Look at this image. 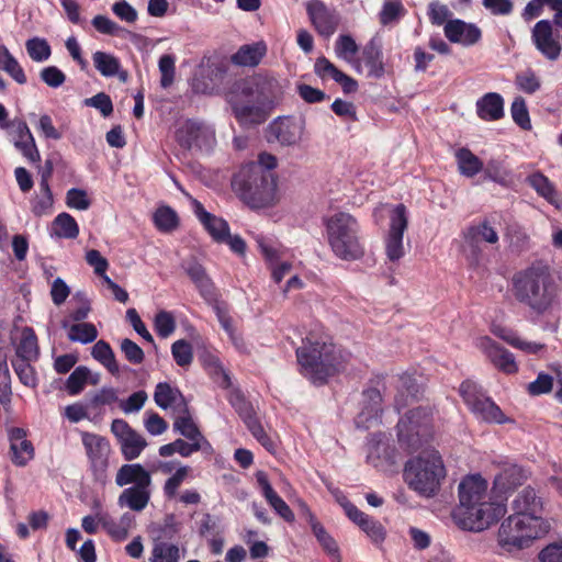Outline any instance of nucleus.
Listing matches in <instances>:
<instances>
[{
  "instance_id": "1",
  "label": "nucleus",
  "mask_w": 562,
  "mask_h": 562,
  "mask_svg": "<svg viewBox=\"0 0 562 562\" xmlns=\"http://www.w3.org/2000/svg\"><path fill=\"white\" fill-rule=\"evenodd\" d=\"M487 487V481L480 474L468 475L460 482L453 520L463 530L483 531L505 514V505L492 501Z\"/></svg>"
},
{
  "instance_id": "2",
  "label": "nucleus",
  "mask_w": 562,
  "mask_h": 562,
  "mask_svg": "<svg viewBox=\"0 0 562 562\" xmlns=\"http://www.w3.org/2000/svg\"><path fill=\"white\" fill-rule=\"evenodd\" d=\"M302 373L313 383H324L345 367L349 355L337 348L328 335L310 333L296 349Z\"/></svg>"
},
{
  "instance_id": "3",
  "label": "nucleus",
  "mask_w": 562,
  "mask_h": 562,
  "mask_svg": "<svg viewBox=\"0 0 562 562\" xmlns=\"http://www.w3.org/2000/svg\"><path fill=\"white\" fill-rule=\"evenodd\" d=\"M559 292V284L547 266H530L516 272L512 279L514 297L538 314L552 306Z\"/></svg>"
},
{
  "instance_id": "4",
  "label": "nucleus",
  "mask_w": 562,
  "mask_h": 562,
  "mask_svg": "<svg viewBox=\"0 0 562 562\" xmlns=\"http://www.w3.org/2000/svg\"><path fill=\"white\" fill-rule=\"evenodd\" d=\"M236 194L251 209L273 207L280 201L278 177L255 165H244L232 180Z\"/></svg>"
},
{
  "instance_id": "5",
  "label": "nucleus",
  "mask_w": 562,
  "mask_h": 562,
  "mask_svg": "<svg viewBox=\"0 0 562 562\" xmlns=\"http://www.w3.org/2000/svg\"><path fill=\"white\" fill-rule=\"evenodd\" d=\"M446 477V468L440 453L435 449L422 451L409 459L404 468L407 485L424 497H431L440 490Z\"/></svg>"
},
{
  "instance_id": "6",
  "label": "nucleus",
  "mask_w": 562,
  "mask_h": 562,
  "mask_svg": "<svg viewBox=\"0 0 562 562\" xmlns=\"http://www.w3.org/2000/svg\"><path fill=\"white\" fill-rule=\"evenodd\" d=\"M327 241L333 254L345 261H355L364 255L360 225L348 212H336L325 221Z\"/></svg>"
},
{
  "instance_id": "7",
  "label": "nucleus",
  "mask_w": 562,
  "mask_h": 562,
  "mask_svg": "<svg viewBox=\"0 0 562 562\" xmlns=\"http://www.w3.org/2000/svg\"><path fill=\"white\" fill-rule=\"evenodd\" d=\"M549 530L550 524L544 518L509 515L498 528L497 543L507 552L522 550Z\"/></svg>"
},
{
  "instance_id": "8",
  "label": "nucleus",
  "mask_w": 562,
  "mask_h": 562,
  "mask_svg": "<svg viewBox=\"0 0 562 562\" xmlns=\"http://www.w3.org/2000/svg\"><path fill=\"white\" fill-rule=\"evenodd\" d=\"M151 474L140 463L123 464L116 472L115 484L120 487L128 486L122 491L117 498L120 507H127L134 512L144 510L151 497Z\"/></svg>"
},
{
  "instance_id": "9",
  "label": "nucleus",
  "mask_w": 562,
  "mask_h": 562,
  "mask_svg": "<svg viewBox=\"0 0 562 562\" xmlns=\"http://www.w3.org/2000/svg\"><path fill=\"white\" fill-rule=\"evenodd\" d=\"M235 90L249 102L271 110L282 100L284 86L274 77L257 74L239 81Z\"/></svg>"
},
{
  "instance_id": "10",
  "label": "nucleus",
  "mask_w": 562,
  "mask_h": 562,
  "mask_svg": "<svg viewBox=\"0 0 562 562\" xmlns=\"http://www.w3.org/2000/svg\"><path fill=\"white\" fill-rule=\"evenodd\" d=\"M398 441L409 450L417 449L431 436L432 416L425 407L411 409L397 424Z\"/></svg>"
},
{
  "instance_id": "11",
  "label": "nucleus",
  "mask_w": 562,
  "mask_h": 562,
  "mask_svg": "<svg viewBox=\"0 0 562 562\" xmlns=\"http://www.w3.org/2000/svg\"><path fill=\"white\" fill-rule=\"evenodd\" d=\"M460 394L477 419L490 424L507 422L502 409L482 393L481 387L475 382L464 381L460 385Z\"/></svg>"
},
{
  "instance_id": "12",
  "label": "nucleus",
  "mask_w": 562,
  "mask_h": 562,
  "mask_svg": "<svg viewBox=\"0 0 562 562\" xmlns=\"http://www.w3.org/2000/svg\"><path fill=\"white\" fill-rule=\"evenodd\" d=\"M81 439L94 481L100 484H105L108 480L109 458L111 454L109 440L91 432H83Z\"/></svg>"
},
{
  "instance_id": "13",
  "label": "nucleus",
  "mask_w": 562,
  "mask_h": 562,
  "mask_svg": "<svg viewBox=\"0 0 562 562\" xmlns=\"http://www.w3.org/2000/svg\"><path fill=\"white\" fill-rule=\"evenodd\" d=\"M407 227V210L404 204H397L391 211L389 231L384 238L385 255L392 262L400 261L406 254L403 236Z\"/></svg>"
},
{
  "instance_id": "14",
  "label": "nucleus",
  "mask_w": 562,
  "mask_h": 562,
  "mask_svg": "<svg viewBox=\"0 0 562 562\" xmlns=\"http://www.w3.org/2000/svg\"><path fill=\"white\" fill-rule=\"evenodd\" d=\"M305 125L303 117H278L268 127V139L282 146H295L303 139Z\"/></svg>"
},
{
  "instance_id": "15",
  "label": "nucleus",
  "mask_w": 562,
  "mask_h": 562,
  "mask_svg": "<svg viewBox=\"0 0 562 562\" xmlns=\"http://www.w3.org/2000/svg\"><path fill=\"white\" fill-rule=\"evenodd\" d=\"M111 431L116 437L121 452L126 461L137 459L147 447L146 439L123 419H114L111 425Z\"/></svg>"
},
{
  "instance_id": "16",
  "label": "nucleus",
  "mask_w": 562,
  "mask_h": 562,
  "mask_svg": "<svg viewBox=\"0 0 562 562\" xmlns=\"http://www.w3.org/2000/svg\"><path fill=\"white\" fill-rule=\"evenodd\" d=\"M177 140L181 146L191 148H211L215 143L214 130L210 126L194 122L186 121L177 131Z\"/></svg>"
},
{
  "instance_id": "17",
  "label": "nucleus",
  "mask_w": 562,
  "mask_h": 562,
  "mask_svg": "<svg viewBox=\"0 0 562 562\" xmlns=\"http://www.w3.org/2000/svg\"><path fill=\"white\" fill-rule=\"evenodd\" d=\"M475 346L486 356L492 364L499 371L512 374L517 372L518 366L515 361L514 355L507 349L496 344L488 336L479 337Z\"/></svg>"
},
{
  "instance_id": "18",
  "label": "nucleus",
  "mask_w": 562,
  "mask_h": 562,
  "mask_svg": "<svg viewBox=\"0 0 562 562\" xmlns=\"http://www.w3.org/2000/svg\"><path fill=\"white\" fill-rule=\"evenodd\" d=\"M465 243V251H469L468 259L472 265H477L480 260L481 249L479 247L480 240L488 244H496L498 241L497 232L488 224L482 222L477 225H472L463 232Z\"/></svg>"
},
{
  "instance_id": "19",
  "label": "nucleus",
  "mask_w": 562,
  "mask_h": 562,
  "mask_svg": "<svg viewBox=\"0 0 562 562\" xmlns=\"http://www.w3.org/2000/svg\"><path fill=\"white\" fill-rule=\"evenodd\" d=\"M306 10L319 35L329 37L335 33L339 23V15L335 9L327 7L319 0H312L307 3Z\"/></svg>"
},
{
  "instance_id": "20",
  "label": "nucleus",
  "mask_w": 562,
  "mask_h": 562,
  "mask_svg": "<svg viewBox=\"0 0 562 562\" xmlns=\"http://www.w3.org/2000/svg\"><path fill=\"white\" fill-rule=\"evenodd\" d=\"M358 74L366 72L367 77L381 78L384 72L383 53L375 41H370L362 49L361 55L352 63Z\"/></svg>"
},
{
  "instance_id": "21",
  "label": "nucleus",
  "mask_w": 562,
  "mask_h": 562,
  "mask_svg": "<svg viewBox=\"0 0 562 562\" xmlns=\"http://www.w3.org/2000/svg\"><path fill=\"white\" fill-rule=\"evenodd\" d=\"M229 102L236 119L241 125H257L266 121L268 109L249 102L237 90L231 95Z\"/></svg>"
},
{
  "instance_id": "22",
  "label": "nucleus",
  "mask_w": 562,
  "mask_h": 562,
  "mask_svg": "<svg viewBox=\"0 0 562 562\" xmlns=\"http://www.w3.org/2000/svg\"><path fill=\"white\" fill-rule=\"evenodd\" d=\"M531 41L536 48L550 60L560 56L561 46L553 37L552 24L548 20L538 21L531 31Z\"/></svg>"
},
{
  "instance_id": "23",
  "label": "nucleus",
  "mask_w": 562,
  "mask_h": 562,
  "mask_svg": "<svg viewBox=\"0 0 562 562\" xmlns=\"http://www.w3.org/2000/svg\"><path fill=\"white\" fill-rule=\"evenodd\" d=\"M189 198L193 212L199 221L202 223L204 228L209 232V234L213 237V239L217 243H223L229 233L228 224L225 220L221 217H216L215 215L209 213L202 203L196 199L192 198L190 194H187Z\"/></svg>"
},
{
  "instance_id": "24",
  "label": "nucleus",
  "mask_w": 562,
  "mask_h": 562,
  "mask_svg": "<svg viewBox=\"0 0 562 562\" xmlns=\"http://www.w3.org/2000/svg\"><path fill=\"white\" fill-rule=\"evenodd\" d=\"M11 461L16 467H25L33 460L35 451L32 442L26 439V432L22 428L9 430Z\"/></svg>"
},
{
  "instance_id": "25",
  "label": "nucleus",
  "mask_w": 562,
  "mask_h": 562,
  "mask_svg": "<svg viewBox=\"0 0 562 562\" xmlns=\"http://www.w3.org/2000/svg\"><path fill=\"white\" fill-rule=\"evenodd\" d=\"M512 515L521 517L543 518L542 502L531 487H525L512 502Z\"/></svg>"
},
{
  "instance_id": "26",
  "label": "nucleus",
  "mask_w": 562,
  "mask_h": 562,
  "mask_svg": "<svg viewBox=\"0 0 562 562\" xmlns=\"http://www.w3.org/2000/svg\"><path fill=\"white\" fill-rule=\"evenodd\" d=\"M11 339L15 346V356L13 359L37 360L40 349L35 333L30 327H23L15 330Z\"/></svg>"
},
{
  "instance_id": "27",
  "label": "nucleus",
  "mask_w": 562,
  "mask_h": 562,
  "mask_svg": "<svg viewBox=\"0 0 562 562\" xmlns=\"http://www.w3.org/2000/svg\"><path fill=\"white\" fill-rule=\"evenodd\" d=\"M445 35L452 43L470 46L480 40L481 31L475 25L464 21L451 20L445 25Z\"/></svg>"
},
{
  "instance_id": "28",
  "label": "nucleus",
  "mask_w": 562,
  "mask_h": 562,
  "mask_svg": "<svg viewBox=\"0 0 562 562\" xmlns=\"http://www.w3.org/2000/svg\"><path fill=\"white\" fill-rule=\"evenodd\" d=\"M256 480L269 505L274 512L288 522H293L295 517L289 505L278 495L268 481L267 474L262 471L256 473Z\"/></svg>"
},
{
  "instance_id": "29",
  "label": "nucleus",
  "mask_w": 562,
  "mask_h": 562,
  "mask_svg": "<svg viewBox=\"0 0 562 562\" xmlns=\"http://www.w3.org/2000/svg\"><path fill=\"white\" fill-rule=\"evenodd\" d=\"M526 477V472L520 467L513 462L504 461L501 464L499 472L495 475L494 488L499 493H506L522 484Z\"/></svg>"
},
{
  "instance_id": "30",
  "label": "nucleus",
  "mask_w": 562,
  "mask_h": 562,
  "mask_svg": "<svg viewBox=\"0 0 562 562\" xmlns=\"http://www.w3.org/2000/svg\"><path fill=\"white\" fill-rule=\"evenodd\" d=\"M315 72L321 77H330L338 82L345 93H353L358 90V82L350 76L339 70L331 61L325 57L316 59L314 65Z\"/></svg>"
},
{
  "instance_id": "31",
  "label": "nucleus",
  "mask_w": 562,
  "mask_h": 562,
  "mask_svg": "<svg viewBox=\"0 0 562 562\" xmlns=\"http://www.w3.org/2000/svg\"><path fill=\"white\" fill-rule=\"evenodd\" d=\"M476 113L484 121H497L504 115V100L496 92H488L476 101Z\"/></svg>"
},
{
  "instance_id": "32",
  "label": "nucleus",
  "mask_w": 562,
  "mask_h": 562,
  "mask_svg": "<svg viewBox=\"0 0 562 562\" xmlns=\"http://www.w3.org/2000/svg\"><path fill=\"white\" fill-rule=\"evenodd\" d=\"M363 395L368 404L357 416L356 424L359 427L369 428L380 416L382 395L376 389H369Z\"/></svg>"
},
{
  "instance_id": "33",
  "label": "nucleus",
  "mask_w": 562,
  "mask_h": 562,
  "mask_svg": "<svg viewBox=\"0 0 562 562\" xmlns=\"http://www.w3.org/2000/svg\"><path fill=\"white\" fill-rule=\"evenodd\" d=\"M173 430L179 432L188 440L209 442V440L202 435L199 427L194 423L189 412L188 405H182V408L177 411V415L173 422Z\"/></svg>"
},
{
  "instance_id": "34",
  "label": "nucleus",
  "mask_w": 562,
  "mask_h": 562,
  "mask_svg": "<svg viewBox=\"0 0 562 562\" xmlns=\"http://www.w3.org/2000/svg\"><path fill=\"white\" fill-rule=\"evenodd\" d=\"M92 60L95 69L103 77L117 76L120 80L125 81L127 78L126 71L122 70L119 58L105 52L98 50L93 53Z\"/></svg>"
},
{
  "instance_id": "35",
  "label": "nucleus",
  "mask_w": 562,
  "mask_h": 562,
  "mask_svg": "<svg viewBox=\"0 0 562 562\" xmlns=\"http://www.w3.org/2000/svg\"><path fill=\"white\" fill-rule=\"evenodd\" d=\"M237 411L241 418L244 419L247 428L250 430L252 436L269 451H271L274 448L273 442L270 440V438L266 435L261 424L259 423L258 418L256 417L255 413L252 412V408L241 401L240 405L237 407Z\"/></svg>"
},
{
  "instance_id": "36",
  "label": "nucleus",
  "mask_w": 562,
  "mask_h": 562,
  "mask_svg": "<svg viewBox=\"0 0 562 562\" xmlns=\"http://www.w3.org/2000/svg\"><path fill=\"white\" fill-rule=\"evenodd\" d=\"M267 53L263 42H257L241 46L232 57L235 65L254 67L257 66Z\"/></svg>"
},
{
  "instance_id": "37",
  "label": "nucleus",
  "mask_w": 562,
  "mask_h": 562,
  "mask_svg": "<svg viewBox=\"0 0 562 562\" xmlns=\"http://www.w3.org/2000/svg\"><path fill=\"white\" fill-rule=\"evenodd\" d=\"M350 510L351 515L348 518L358 525L372 541H383L385 531L379 521L360 512L358 508H351Z\"/></svg>"
},
{
  "instance_id": "38",
  "label": "nucleus",
  "mask_w": 562,
  "mask_h": 562,
  "mask_svg": "<svg viewBox=\"0 0 562 562\" xmlns=\"http://www.w3.org/2000/svg\"><path fill=\"white\" fill-rule=\"evenodd\" d=\"M527 182L550 204L558 209L561 206L562 201L560 200L553 183L544 175L535 172L527 178Z\"/></svg>"
},
{
  "instance_id": "39",
  "label": "nucleus",
  "mask_w": 562,
  "mask_h": 562,
  "mask_svg": "<svg viewBox=\"0 0 562 562\" xmlns=\"http://www.w3.org/2000/svg\"><path fill=\"white\" fill-rule=\"evenodd\" d=\"M155 403L162 409H167L169 407L179 411L182 408V405H187L181 393L172 389L167 383H159L156 386L154 394Z\"/></svg>"
},
{
  "instance_id": "40",
  "label": "nucleus",
  "mask_w": 562,
  "mask_h": 562,
  "mask_svg": "<svg viewBox=\"0 0 562 562\" xmlns=\"http://www.w3.org/2000/svg\"><path fill=\"white\" fill-rule=\"evenodd\" d=\"M186 272L194 282L203 297L211 299L214 296L213 282L206 274L205 269L199 262L195 260L190 261L186 267Z\"/></svg>"
},
{
  "instance_id": "41",
  "label": "nucleus",
  "mask_w": 562,
  "mask_h": 562,
  "mask_svg": "<svg viewBox=\"0 0 562 562\" xmlns=\"http://www.w3.org/2000/svg\"><path fill=\"white\" fill-rule=\"evenodd\" d=\"M15 146L23 153V155L31 161L40 160V153L36 148L34 138L27 127L26 123L19 122L15 126Z\"/></svg>"
},
{
  "instance_id": "42",
  "label": "nucleus",
  "mask_w": 562,
  "mask_h": 562,
  "mask_svg": "<svg viewBox=\"0 0 562 562\" xmlns=\"http://www.w3.org/2000/svg\"><path fill=\"white\" fill-rule=\"evenodd\" d=\"M63 327L67 329V337L70 341L86 345L94 341L98 337L97 327L91 323L77 322L69 325L67 321H64Z\"/></svg>"
},
{
  "instance_id": "43",
  "label": "nucleus",
  "mask_w": 562,
  "mask_h": 562,
  "mask_svg": "<svg viewBox=\"0 0 562 562\" xmlns=\"http://www.w3.org/2000/svg\"><path fill=\"white\" fill-rule=\"evenodd\" d=\"M100 521L115 541H123L126 539L130 530L134 526V517L130 513L123 514L119 521H114L113 519L105 517H101Z\"/></svg>"
},
{
  "instance_id": "44",
  "label": "nucleus",
  "mask_w": 562,
  "mask_h": 562,
  "mask_svg": "<svg viewBox=\"0 0 562 562\" xmlns=\"http://www.w3.org/2000/svg\"><path fill=\"white\" fill-rule=\"evenodd\" d=\"M456 159L459 172L464 177L472 178L483 170L482 160L468 148L457 150Z\"/></svg>"
},
{
  "instance_id": "45",
  "label": "nucleus",
  "mask_w": 562,
  "mask_h": 562,
  "mask_svg": "<svg viewBox=\"0 0 562 562\" xmlns=\"http://www.w3.org/2000/svg\"><path fill=\"white\" fill-rule=\"evenodd\" d=\"M95 385L99 383V375L92 376L87 367H77L66 381V390L70 395L79 394L88 383Z\"/></svg>"
},
{
  "instance_id": "46",
  "label": "nucleus",
  "mask_w": 562,
  "mask_h": 562,
  "mask_svg": "<svg viewBox=\"0 0 562 562\" xmlns=\"http://www.w3.org/2000/svg\"><path fill=\"white\" fill-rule=\"evenodd\" d=\"M181 558V550L177 544L157 540L153 544L149 562H180Z\"/></svg>"
},
{
  "instance_id": "47",
  "label": "nucleus",
  "mask_w": 562,
  "mask_h": 562,
  "mask_svg": "<svg viewBox=\"0 0 562 562\" xmlns=\"http://www.w3.org/2000/svg\"><path fill=\"white\" fill-rule=\"evenodd\" d=\"M92 357L102 363L111 373H119V366L115 360L114 352L111 346L104 341L99 340L94 344L91 351Z\"/></svg>"
},
{
  "instance_id": "48",
  "label": "nucleus",
  "mask_w": 562,
  "mask_h": 562,
  "mask_svg": "<svg viewBox=\"0 0 562 562\" xmlns=\"http://www.w3.org/2000/svg\"><path fill=\"white\" fill-rule=\"evenodd\" d=\"M53 232L59 238H76L79 227L75 218L68 213L59 214L53 222Z\"/></svg>"
},
{
  "instance_id": "49",
  "label": "nucleus",
  "mask_w": 562,
  "mask_h": 562,
  "mask_svg": "<svg viewBox=\"0 0 562 562\" xmlns=\"http://www.w3.org/2000/svg\"><path fill=\"white\" fill-rule=\"evenodd\" d=\"M359 52V46L356 41L348 34H341L337 37L335 43V54L339 59L352 66L355 63L356 55Z\"/></svg>"
},
{
  "instance_id": "50",
  "label": "nucleus",
  "mask_w": 562,
  "mask_h": 562,
  "mask_svg": "<svg viewBox=\"0 0 562 562\" xmlns=\"http://www.w3.org/2000/svg\"><path fill=\"white\" fill-rule=\"evenodd\" d=\"M0 69L8 72L19 83L23 85L26 82L23 69L3 45H0Z\"/></svg>"
},
{
  "instance_id": "51",
  "label": "nucleus",
  "mask_w": 562,
  "mask_h": 562,
  "mask_svg": "<svg viewBox=\"0 0 562 562\" xmlns=\"http://www.w3.org/2000/svg\"><path fill=\"white\" fill-rule=\"evenodd\" d=\"M36 360L12 359V367L21 383L27 387H36L37 375L32 366Z\"/></svg>"
},
{
  "instance_id": "52",
  "label": "nucleus",
  "mask_w": 562,
  "mask_h": 562,
  "mask_svg": "<svg viewBox=\"0 0 562 562\" xmlns=\"http://www.w3.org/2000/svg\"><path fill=\"white\" fill-rule=\"evenodd\" d=\"M156 227L165 233L175 231L179 225L177 213L169 206H160L153 215Z\"/></svg>"
},
{
  "instance_id": "53",
  "label": "nucleus",
  "mask_w": 562,
  "mask_h": 562,
  "mask_svg": "<svg viewBox=\"0 0 562 562\" xmlns=\"http://www.w3.org/2000/svg\"><path fill=\"white\" fill-rule=\"evenodd\" d=\"M191 468L189 465H180L176 472L166 480L164 484V494L167 498H176L179 494V487L190 475Z\"/></svg>"
},
{
  "instance_id": "54",
  "label": "nucleus",
  "mask_w": 562,
  "mask_h": 562,
  "mask_svg": "<svg viewBox=\"0 0 562 562\" xmlns=\"http://www.w3.org/2000/svg\"><path fill=\"white\" fill-rule=\"evenodd\" d=\"M405 13L406 10L401 0H389L383 3L379 20L382 25H389L398 21Z\"/></svg>"
},
{
  "instance_id": "55",
  "label": "nucleus",
  "mask_w": 562,
  "mask_h": 562,
  "mask_svg": "<svg viewBox=\"0 0 562 562\" xmlns=\"http://www.w3.org/2000/svg\"><path fill=\"white\" fill-rule=\"evenodd\" d=\"M313 533L323 549L337 562H340L339 548L336 541L329 536L319 522H313Z\"/></svg>"
},
{
  "instance_id": "56",
  "label": "nucleus",
  "mask_w": 562,
  "mask_h": 562,
  "mask_svg": "<svg viewBox=\"0 0 562 562\" xmlns=\"http://www.w3.org/2000/svg\"><path fill=\"white\" fill-rule=\"evenodd\" d=\"M53 207V194L49 184L40 182V193L32 202V211L35 215L41 216L47 214Z\"/></svg>"
},
{
  "instance_id": "57",
  "label": "nucleus",
  "mask_w": 562,
  "mask_h": 562,
  "mask_svg": "<svg viewBox=\"0 0 562 562\" xmlns=\"http://www.w3.org/2000/svg\"><path fill=\"white\" fill-rule=\"evenodd\" d=\"M176 452L183 458L190 457L192 453L203 451L206 454L213 453V448L210 442H201L198 440L184 441L183 439H176L175 441Z\"/></svg>"
},
{
  "instance_id": "58",
  "label": "nucleus",
  "mask_w": 562,
  "mask_h": 562,
  "mask_svg": "<svg viewBox=\"0 0 562 562\" xmlns=\"http://www.w3.org/2000/svg\"><path fill=\"white\" fill-rule=\"evenodd\" d=\"M29 56L37 63L45 61L50 56V47L46 40L33 37L25 44Z\"/></svg>"
},
{
  "instance_id": "59",
  "label": "nucleus",
  "mask_w": 562,
  "mask_h": 562,
  "mask_svg": "<svg viewBox=\"0 0 562 562\" xmlns=\"http://www.w3.org/2000/svg\"><path fill=\"white\" fill-rule=\"evenodd\" d=\"M515 83L519 90L532 94L541 87L540 78L530 69H526L516 75Z\"/></svg>"
},
{
  "instance_id": "60",
  "label": "nucleus",
  "mask_w": 562,
  "mask_h": 562,
  "mask_svg": "<svg viewBox=\"0 0 562 562\" xmlns=\"http://www.w3.org/2000/svg\"><path fill=\"white\" fill-rule=\"evenodd\" d=\"M171 353L176 363L180 367H189L192 363V346L184 339L177 340L172 344Z\"/></svg>"
},
{
  "instance_id": "61",
  "label": "nucleus",
  "mask_w": 562,
  "mask_h": 562,
  "mask_svg": "<svg viewBox=\"0 0 562 562\" xmlns=\"http://www.w3.org/2000/svg\"><path fill=\"white\" fill-rule=\"evenodd\" d=\"M512 117L522 130H530L531 122L525 100L521 97L516 98L510 106Z\"/></svg>"
},
{
  "instance_id": "62",
  "label": "nucleus",
  "mask_w": 562,
  "mask_h": 562,
  "mask_svg": "<svg viewBox=\"0 0 562 562\" xmlns=\"http://www.w3.org/2000/svg\"><path fill=\"white\" fill-rule=\"evenodd\" d=\"M176 59L171 55H162L159 59V71L161 74L160 85L168 88L173 83L176 75Z\"/></svg>"
},
{
  "instance_id": "63",
  "label": "nucleus",
  "mask_w": 562,
  "mask_h": 562,
  "mask_svg": "<svg viewBox=\"0 0 562 562\" xmlns=\"http://www.w3.org/2000/svg\"><path fill=\"white\" fill-rule=\"evenodd\" d=\"M155 329L162 338L170 336L176 329V321L171 313L160 311L155 316Z\"/></svg>"
},
{
  "instance_id": "64",
  "label": "nucleus",
  "mask_w": 562,
  "mask_h": 562,
  "mask_svg": "<svg viewBox=\"0 0 562 562\" xmlns=\"http://www.w3.org/2000/svg\"><path fill=\"white\" fill-rule=\"evenodd\" d=\"M541 562H562V541L548 544L539 553Z\"/></svg>"
}]
</instances>
